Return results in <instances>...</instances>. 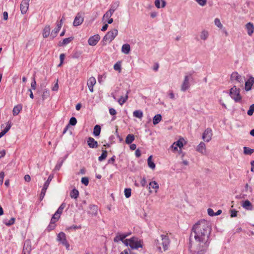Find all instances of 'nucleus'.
<instances>
[{"label": "nucleus", "mask_w": 254, "mask_h": 254, "mask_svg": "<svg viewBox=\"0 0 254 254\" xmlns=\"http://www.w3.org/2000/svg\"><path fill=\"white\" fill-rule=\"evenodd\" d=\"M68 156V155H66L64 158L62 159V161L60 162H58L57 165L55 166V170H59L60 168H61L62 166L63 165V164L64 160L67 158Z\"/></svg>", "instance_id": "obj_33"}, {"label": "nucleus", "mask_w": 254, "mask_h": 254, "mask_svg": "<svg viewBox=\"0 0 254 254\" xmlns=\"http://www.w3.org/2000/svg\"><path fill=\"white\" fill-rule=\"evenodd\" d=\"M170 241L167 235H161L154 240V245L159 252H162V247L164 251L168 249Z\"/></svg>", "instance_id": "obj_2"}, {"label": "nucleus", "mask_w": 254, "mask_h": 254, "mask_svg": "<svg viewBox=\"0 0 254 254\" xmlns=\"http://www.w3.org/2000/svg\"><path fill=\"white\" fill-rule=\"evenodd\" d=\"M31 251V243L30 240H26L24 243L22 254H30Z\"/></svg>", "instance_id": "obj_8"}, {"label": "nucleus", "mask_w": 254, "mask_h": 254, "mask_svg": "<svg viewBox=\"0 0 254 254\" xmlns=\"http://www.w3.org/2000/svg\"><path fill=\"white\" fill-rule=\"evenodd\" d=\"M100 39V37L98 34L95 35L90 37L88 39V44L92 46H95Z\"/></svg>", "instance_id": "obj_10"}, {"label": "nucleus", "mask_w": 254, "mask_h": 254, "mask_svg": "<svg viewBox=\"0 0 254 254\" xmlns=\"http://www.w3.org/2000/svg\"><path fill=\"white\" fill-rule=\"evenodd\" d=\"M57 241L60 242L63 245L65 246L67 249H68L69 245L66 241L65 234L64 232H60L58 234Z\"/></svg>", "instance_id": "obj_6"}, {"label": "nucleus", "mask_w": 254, "mask_h": 254, "mask_svg": "<svg viewBox=\"0 0 254 254\" xmlns=\"http://www.w3.org/2000/svg\"><path fill=\"white\" fill-rule=\"evenodd\" d=\"M149 185L150 186L149 188V189H150V188H151L152 189L155 190V192H157V190L159 189V185L156 181H152V182H150V183L149 184Z\"/></svg>", "instance_id": "obj_27"}, {"label": "nucleus", "mask_w": 254, "mask_h": 254, "mask_svg": "<svg viewBox=\"0 0 254 254\" xmlns=\"http://www.w3.org/2000/svg\"><path fill=\"white\" fill-rule=\"evenodd\" d=\"M114 68L115 70L118 71L119 72L121 71V65L120 63H117L114 65Z\"/></svg>", "instance_id": "obj_48"}, {"label": "nucleus", "mask_w": 254, "mask_h": 254, "mask_svg": "<svg viewBox=\"0 0 254 254\" xmlns=\"http://www.w3.org/2000/svg\"><path fill=\"white\" fill-rule=\"evenodd\" d=\"M47 189L45 188L44 187L42 189L41 191V193H40V198L41 200H42L44 198V196L45 195V193H46Z\"/></svg>", "instance_id": "obj_55"}, {"label": "nucleus", "mask_w": 254, "mask_h": 254, "mask_svg": "<svg viewBox=\"0 0 254 254\" xmlns=\"http://www.w3.org/2000/svg\"><path fill=\"white\" fill-rule=\"evenodd\" d=\"M36 87V82L34 78H33V81L31 83V87L32 89L35 90Z\"/></svg>", "instance_id": "obj_60"}, {"label": "nucleus", "mask_w": 254, "mask_h": 254, "mask_svg": "<svg viewBox=\"0 0 254 254\" xmlns=\"http://www.w3.org/2000/svg\"><path fill=\"white\" fill-rule=\"evenodd\" d=\"M215 24L219 28H222L223 27V25L221 23V21L219 19L215 18L214 20Z\"/></svg>", "instance_id": "obj_50"}, {"label": "nucleus", "mask_w": 254, "mask_h": 254, "mask_svg": "<svg viewBox=\"0 0 254 254\" xmlns=\"http://www.w3.org/2000/svg\"><path fill=\"white\" fill-rule=\"evenodd\" d=\"M22 110V106L21 105H18L17 106H15L12 111L13 115V116H16L17 115L20 111Z\"/></svg>", "instance_id": "obj_28"}, {"label": "nucleus", "mask_w": 254, "mask_h": 254, "mask_svg": "<svg viewBox=\"0 0 254 254\" xmlns=\"http://www.w3.org/2000/svg\"><path fill=\"white\" fill-rule=\"evenodd\" d=\"M107 156V151L106 150H103L102 153L100 156L99 157L98 160L99 161H102L105 159Z\"/></svg>", "instance_id": "obj_42"}, {"label": "nucleus", "mask_w": 254, "mask_h": 254, "mask_svg": "<svg viewBox=\"0 0 254 254\" xmlns=\"http://www.w3.org/2000/svg\"><path fill=\"white\" fill-rule=\"evenodd\" d=\"M251 166H252L251 171L253 172H254V160L252 161L251 162Z\"/></svg>", "instance_id": "obj_64"}, {"label": "nucleus", "mask_w": 254, "mask_h": 254, "mask_svg": "<svg viewBox=\"0 0 254 254\" xmlns=\"http://www.w3.org/2000/svg\"><path fill=\"white\" fill-rule=\"evenodd\" d=\"M207 212H208V214L210 216H215V213L214 212L213 210L211 208H208L207 209Z\"/></svg>", "instance_id": "obj_59"}, {"label": "nucleus", "mask_w": 254, "mask_h": 254, "mask_svg": "<svg viewBox=\"0 0 254 254\" xmlns=\"http://www.w3.org/2000/svg\"><path fill=\"white\" fill-rule=\"evenodd\" d=\"M96 83V79L94 77H91L87 81V85L91 92L94 91L93 87Z\"/></svg>", "instance_id": "obj_15"}, {"label": "nucleus", "mask_w": 254, "mask_h": 254, "mask_svg": "<svg viewBox=\"0 0 254 254\" xmlns=\"http://www.w3.org/2000/svg\"><path fill=\"white\" fill-rule=\"evenodd\" d=\"M76 123H77L76 119L75 117H71L70 119L69 123L68 125H69V126H70V125L75 126L76 124Z\"/></svg>", "instance_id": "obj_49"}, {"label": "nucleus", "mask_w": 254, "mask_h": 254, "mask_svg": "<svg viewBox=\"0 0 254 254\" xmlns=\"http://www.w3.org/2000/svg\"><path fill=\"white\" fill-rule=\"evenodd\" d=\"M162 120V117L160 114L156 115L153 118V124L155 125L158 124Z\"/></svg>", "instance_id": "obj_30"}, {"label": "nucleus", "mask_w": 254, "mask_h": 254, "mask_svg": "<svg viewBox=\"0 0 254 254\" xmlns=\"http://www.w3.org/2000/svg\"><path fill=\"white\" fill-rule=\"evenodd\" d=\"M124 244L126 246H129L132 249H137L142 247V241L135 237L126 239L124 241Z\"/></svg>", "instance_id": "obj_3"}, {"label": "nucleus", "mask_w": 254, "mask_h": 254, "mask_svg": "<svg viewBox=\"0 0 254 254\" xmlns=\"http://www.w3.org/2000/svg\"><path fill=\"white\" fill-rule=\"evenodd\" d=\"M211 228L209 223L201 220L192 227L190 236L189 249L192 254H204L209 245Z\"/></svg>", "instance_id": "obj_1"}, {"label": "nucleus", "mask_w": 254, "mask_h": 254, "mask_svg": "<svg viewBox=\"0 0 254 254\" xmlns=\"http://www.w3.org/2000/svg\"><path fill=\"white\" fill-rule=\"evenodd\" d=\"M195 1L201 6L205 5L207 2V0H195Z\"/></svg>", "instance_id": "obj_53"}, {"label": "nucleus", "mask_w": 254, "mask_h": 254, "mask_svg": "<svg viewBox=\"0 0 254 254\" xmlns=\"http://www.w3.org/2000/svg\"><path fill=\"white\" fill-rule=\"evenodd\" d=\"M130 51V45L128 44H124L122 47V52L125 54H128Z\"/></svg>", "instance_id": "obj_25"}, {"label": "nucleus", "mask_w": 254, "mask_h": 254, "mask_svg": "<svg viewBox=\"0 0 254 254\" xmlns=\"http://www.w3.org/2000/svg\"><path fill=\"white\" fill-rule=\"evenodd\" d=\"M60 29L59 27H56L52 32L51 36L52 37V39H54L57 35L58 33L59 32Z\"/></svg>", "instance_id": "obj_45"}, {"label": "nucleus", "mask_w": 254, "mask_h": 254, "mask_svg": "<svg viewBox=\"0 0 254 254\" xmlns=\"http://www.w3.org/2000/svg\"><path fill=\"white\" fill-rule=\"evenodd\" d=\"M90 210L89 211V213H90L92 215H96L98 213V206L95 205H91L89 206Z\"/></svg>", "instance_id": "obj_20"}, {"label": "nucleus", "mask_w": 254, "mask_h": 254, "mask_svg": "<svg viewBox=\"0 0 254 254\" xmlns=\"http://www.w3.org/2000/svg\"><path fill=\"white\" fill-rule=\"evenodd\" d=\"M254 84V77L251 76L246 82H245V90L246 91H249L251 89L252 85Z\"/></svg>", "instance_id": "obj_17"}, {"label": "nucleus", "mask_w": 254, "mask_h": 254, "mask_svg": "<svg viewBox=\"0 0 254 254\" xmlns=\"http://www.w3.org/2000/svg\"><path fill=\"white\" fill-rule=\"evenodd\" d=\"M246 27L247 29L248 35L250 36L252 35L254 31V25L252 23L249 22L246 24Z\"/></svg>", "instance_id": "obj_19"}, {"label": "nucleus", "mask_w": 254, "mask_h": 254, "mask_svg": "<svg viewBox=\"0 0 254 254\" xmlns=\"http://www.w3.org/2000/svg\"><path fill=\"white\" fill-rule=\"evenodd\" d=\"M11 127V123H8L5 128L1 131L5 134L10 129Z\"/></svg>", "instance_id": "obj_52"}, {"label": "nucleus", "mask_w": 254, "mask_h": 254, "mask_svg": "<svg viewBox=\"0 0 254 254\" xmlns=\"http://www.w3.org/2000/svg\"><path fill=\"white\" fill-rule=\"evenodd\" d=\"M113 14V13L111 11L109 10L107 11L103 16V20H105L106 19L110 18Z\"/></svg>", "instance_id": "obj_40"}, {"label": "nucleus", "mask_w": 254, "mask_h": 254, "mask_svg": "<svg viewBox=\"0 0 254 254\" xmlns=\"http://www.w3.org/2000/svg\"><path fill=\"white\" fill-rule=\"evenodd\" d=\"M24 179V180L27 182H30L31 180V177L29 175H25Z\"/></svg>", "instance_id": "obj_62"}, {"label": "nucleus", "mask_w": 254, "mask_h": 254, "mask_svg": "<svg viewBox=\"0 0 254 254\" xmlns=\"http://www.w3.org/2000/svg\"><path fill=\"white\" fill-rule=\"evenodd\" d=\"M129 90L127 91V94L125 96H121L118 100V102L121 105H123L128 99V94L129 92Z\"/></svg>", "instance_id": "obj_21"}, {"label": "nucleus", "mask_w": 254, "mask_h": 254, "mask_svg": "<svg viewBox=\"0 0 254 254\" xmlns=\"http://www.w3.org/2000/svg\"><path fill=\"white\" fill-rule=\"evenodd\" d=\"M118 33V31L116 29H114L107 32L103 39L102 42L103 45H106L107 42H111L117 36Z\"/></svg>", "instance_id": "obj_4"}, {"label": "nucleus", "mask_w": 254, "mask_h": 254, "mask_svg": "<svg viewBox=\"0 0 254 254\" xmlns=\"http://www.w3.org/2000/svg\"><path fill=\"white\" fill-rule=\"evenodd\" d=\"M240 92V89L236 88V86H233L230 90V95L236 102H239L242 100Z\"/></svg>", "instance_id": "obj_5"}, {"label": "nucleus", "mask_w": 254, "mask_h": 254, "mask_svg": "<svg viewBox=\"0 0 254 254\" xmlns=\"http://www.w3.org/2000/svg\"><path fill=\"white\" fill-rule=\"evenodd\" d=\"M133 115L138 119H141L143 117V112L141 110H135L133 112Z\"/></svg>", "instance_id": "obj_37"}, {"label": "nucleus", "mask_w": 254, "mask_h": 254, "mask_svg": "<svg viewBox=\"0 0 254 254\" xmlns=\"http://www.w3.org/2000/svg\"><path fill=\"white\" fill-rule=\"evenodd\" d=\"M30 0H22L20 4V11L22 14H25L29 8Z\"/></svg>", "instance_id": "obj_9"}, {"label": "nucleus", "mask_w": 254, "mask_h": 254, "mask_svg": "<svg viewBox=\"0 0 254 254\" xmlns=\"http://www.w3.org/2000/svg\"><path fill=\"white\" fill-rule=\"evenodd\" d=\"M101 132V127L99 125H96L94 127L93 134L97 136L100 135Z\"/></svg>", "instance_id": "obj_36"}, {"label": "nucleus", "mask_w": 254, "mask_h": 254, "mask_svg": "<svg viewBox=\"0 0 254 254\" xmlns=\"http://www.w3.org/2000/svg\"><path fill=\"white\" fill-rule=\"evenodd\" d=\"M237 212H238V211L235 209L230 210L231 217H236L237 215Z\"/></svg>", "instance_id": "obj_56"}, {"label": "nucleus", "mask_w": 254, "mask_h": 254, "mask_svg": "<svg viewBox=\"0 0 254 254\" xmlns=\"http://www.w3.org/2000/svg\"><path fill=\"white\" fill-rule=\"evenodd\" d=\"M4 177V173L3 172L0 173V185H1L3 183V179Z\"/></svg>", "instance_id": "obj_58"}, {"label": "nucleus", "mask_w": 254, "mask_h": 254, "mask_svg": "<svg viewBox=\"0 0 254 254\" xmlns=\"http://www.w3.org/2000/svg\"><path fill=\"white\" fill-rule=\"evenodd\" d=\"M196 150L202 155H206L207 154L206 145L203 142L201 141L200 142V143L197 146Z\"/></svg>", "instance_id": "obj_11"}, {"label": "nucleus", "mask_w": 254, "mask_h": 254, "mask_svg": "<svg viewBox=\"0 0 254 254\" xmlns=\"http://www.w3.org/2000/svg\"><path fill=\"white\" fill-rule=\"evenodd\" d=\"M190 87L189 77L188 75H186L184 81L181 85V90L182 91H186Z\"/></svg>", "instance_id": "obj_13"}, {"label": "nucleus", "mask_w": 254, "mask_h": 254, "mask_svg": "<svg viewBox=\"0 0 254 254\" xmlns=\"http://www.w3.org/2000/svg\"><path fill=\"white\" fill-rule=\"evenodd\" d=\"M79 195V192L77 190L74 189L70 192V196L71 198L76 199Z\"/></svg>", "instance_id": "obj_34"}, {"label": "nucleus", "mask_w": 254, "mask_h": 254, "mask_svg": "<svg viewBox=\"0 0 254 254\" xmlns=\"http://www.w3.org/2000/svg\"><path fill=\"white\" fill-rule=\"evenodd\" d=\"M81 183L85 185V186H87L89 184V179L87 177H83L81 179Z\"/></svg>", "instance_id": "obj_54"}, {"label": "nucleus", "mask_w": 254, "mask_h": 254, "mask_svg": "<svg viewBox=\"0 0 254 254\" xmlns=\"http://www.w3.org/2000/svg\"><path fill=\"white\" fill-rule=\"evenodd\" d=\"M50 33V27L49 25H46L43 30V36L44 38H47Z\"/></svg>", "instance_id": "obj_23"}, {"label": "nucleus", "mask_w": 254, "mask_h": 254, "mask_svg": "<svg viewBox=\"0 0 254 254\" xmlns=\"http://www.w3.org/2000/svg\"><path fill=\"white\" fill-rule=\"evenodd\" d=\"M242 206L248 210H252L253 209V205L249 200H246L243 201Z\"/></svg>", "instance_id": "obj_18"}, {"label": "nucleus", "mask_w": 254, "mask_h": 254, "mask_svg": "<svg viewBox=\"0 0 254 254\" xmlns=\"http://www.w3.org/2000/svg\"><path fill=\"white\" fill-rule=\"evenodd\" d=\"M15 219L14 217H12L10 220L4 219L3 220V223L7 226H10L13 224L15 222Z\"/></svg>", "instance_id": "obj_29"}, {"label": "nucleus", "mask_w": 254, "mask_h": 254, "mask_svg": "<svg viewBox=\"0 0 254 254\" xmlns=\"http://www.w3.org/2000/svg\"><path fill=\"white\" fill-rule=\"evenodd\" d=\"M65 207V204L64 203H63L60 205V206L59 207L58 210H57V214H59L60 215H61L62 213V212L63 211V210H64V208Z\"/></svg>", "instance_id": "obj_46"}, {"label": "nucleus", "mask_w": 254, "mask_h": 254, "mask_svg": "<svg viewBox=\"0 0 254 254\" xmlns=\"http://www.w3.org/2000/svg\"><path fill=\"white\" fill-rule=\"evenodd\" d=\"M155 5L158 8H160V7H164L166 5V2L164 0H155Z\"/></svg>", "instance_id": "obj_24"}, {"label": "nucleus", "mask_w": 254, "mask_h": 254, "mask_svg": "<svg viewBox=\"0 0 254 254\" xmlns=\"http://www.w3.org/2000/svg\"><path fill=\"white\" fill-rule=\"evenodd\" d=\"M125 195L127 198H128L131 195V190L129 188H127L125 190Z\"/></svg>", "instance_id": "obj_47"}, {"label": "nucleus", "mask_w": 254, "mask_h": 254, "mask_svg": "<svg viewBox=\"0 0 254 254\" xmlns=\"http://www.w3.org/2000/svg\"><path fill=\"white\" fill-rule=\"evenodd\" d=\"M59 85H58V79H57V82L54 86L52 87V90L54 91H57L58 90Z\"/></svg>", "instance_id": "obj_57"}, {"label": "nucleus", "mask_w": 254, "mask_h": 254, "mask_svg": "<svg viewBox=\"0 0 254 254\" xmlns=\"http://www.w3.org/2000/svg\"><path fill=\"white\" fill-rule=\"evenodd\" d=\"M120 4L119 1H117L114 3L111 6L110 9L109 10L112 12L114 13V11L118 8Z\"/></svg>", "instance_id": "obj_38"}, {"label": "nucleus", "mask_w": 254, "mask_h": 254, "mask_svg": "<svg viewBox=\"0 0 254 254\" xmlns=\"http://www.w3.org/2000/svg\"><path fill=\"white\" fill-rule=\"evenodd\" d=\"M109 113L111 115H115L117 114V112L114 108H110L109 109Z\"/></svg>", "instance_id": "obj_61"}, {"label": "nucleus", "mask_w": 254, "mask_h": 254, "mask_svg": "<svg viewBox=\"0 0 254 254\" xmlns=\"http://www.w3.org/2000/svg\"><path fill=\"white\" fill-rule=\"evenodd\" d=\"M52 217H53V219H59L60 217V215L59 214H57V211H56L55 213V214L53 215Z\"/></svg>", "instance_id": "obj_63"}, {"label": "nucleus", "mask_w": 254, "mask_h": 254, "mask_svg": "<svg viewBox=\"0 0 254 254\" xmlns=\"http://www.w3.org/2000/svg\"><path fill=\"white\" fill-rule=\"evenodd\" d=\"M83 21V17L79 13H78L74 19L73 24L74 26H77L81 25Z\"/></svg>", "instance_id": "obj_14"}, {"label": "nucleus", "mask_w": 254, "mask_h": 254, "mask_svg": "<svg viewBox=\"0 0 254 254\" xmlns=\"http://www.w3.org/2000/svg\"><path fill=\"white\" fill-rule=\"evenodd\" d=\"M183 141L184 139H180L178 141L174 142V144H176V146L178 147L179 148H181L183 146Z\"/></svg>", "instance_id": "obj_43"}, {"label": "nucleus", "mask_w": 254, "mask_h": 254, "mask_svg": "<svg viewBox=\"0 0 254 254\" xmlns=\"http://www.w3.org/2000/svg\"><path fill=\"white\" fill-rule=\"evenodd\" d=\"M87 144L89 147L91 148H96L98 146L97 141L91 137L88 138Z\"/></svg>", "instance_id": "obj_16"}, {"label": "nucleus", "mask_w": 254, "mask_h": 254, "mask_svg": "<svg viewBox=\"0 0 254 254\" xmlns=\"http://www.w3.org/2000/svg\"><path fill=\"white\" fill-rule=\"evenodd\" d=\"M231 79L232 81H236L239 83L243 82V77L239 75L238 72H234L231 75Z\"/></svg>", "instance_id": "obj_12"}, {"label": "nucleus", "mask_w": 254, "mask_h": 254, "mask_svg": "<svg viewBox=\"0 0 254 254\" xmlns=\"http://www.w3.org/2000/svg\"><path fill=\"white\" fill-rule=\"evenodd\" d=\"M50 96V92L48 89H44L43 90L42 94V99L43 100H45L48 98Z\"/></svg>", "instance_id": "obj_31"}, {"label": "nucleus", "mask_w": 254, "mask_h": 254, "mask_svg": "<svg viewBox=\"0 0 254 254\" xmlns=\"http://www.w3.org/2000/svg\"><path fill=\"white\" fill-rule=\"evenodd\" d=\"M125 236L123 234L118 233L114 239V241L116 243H117L120 241H121L124 243V241L125 240Z\"/></svg>", "instance_id": "obj_22"}, {"label": "nucleus", "mask_w": 254, "mask_h": 254, "mask_svg": "<svg viewBox=\"0 0 254 254\" xmlns=\"http://www.w3.org/2000/svg\"><path fill=\"white\" fill-rule=\"evenodd\" d=\"M72 40H73V38L71 37H69V38H64L63 40L62 43L61 44V46L66 45V44H68L69 42H70Z\"/></svg>", "instance_id": "obj_44"}, {"label": "nucleus", "mask_w": 254, "mask_h": 254, "mask_svg": "<svg viewBox=\"0 0 254 254\" xmlns=\"http://www.w3.org/2000/svg\"><path fill=\"white\" fill-rule=\"evenodd\" d=\"M53 178V176L52 175H50L47 179V180L46 181V182L44 184V185L43 186L44 188L47 189L49 186V184L52 181V180Z\"/></svg>", "instance_id": "obj_39"}, {"label": "nucleus", "mask_w": 254, "mask_h": 254, "mask_svg": "<svg viewBox=\"0 0 254 254\" xmlns=\"http://www.w3.org/2000/svg\"><path fill=\"white\" fill-rule=\"evenodd\" d=\"M254 152V149H251L247 147H244V153L245 154H249L250 155L252 154Z\"/></svg>", "instance_id": "obj_41"}, {"label": "nucleus", "mask_w": 254, "mask_h": 254, "mask_svg": "<svg viewBox=\"0 0 254 254\" xmlns=\"http://www.w3.org/2000/svg\"><path fill=\"white\" fill-rule=\"evenodd\" d=\"M254 112V104H252L250 106V109L248 110L247 114L249 116H252Z\"/></svg>", "instance_id": "obj_51"}, {"label": "nucleus", "mask_w": 254, "mask_h": 254, "mask_svg": "<svg viewBox=\"0 0 254 254\" xmlns=\"http://www.w3.org/2000/svg\"><path fill=\"white\" fill-rule=\"evenodd\" d=\"M208 35H209V34H208V31L205 30H203L201 31L200 37L201 39L205 41L208 37Z\"/></svg>", "instance_id": "obj_35"}, {"label": "nucleus", "mask_w": 254, "mask_h": 254, "mask_svg": "<svg viewBox=\"0 0 254 254\" xmlns=\"http://www.w3.org/2000/svg\"><path fill=\"white\" fill-rule=\"evenodd\" d=\"M134 135L132 134H128L126 138V143L127 144H131L134 140Z\"/></svg>", "instance_id": "obj_26"}, {"label": "nucleus", "mask_w": 254, "mask_h": 254, "mask_svg": "<svg viewBox=\"0 0 254 254\" xmlns=\"http://www.w3.org/2000/svg\"><path fill=\"white\" fill-rule=\"evenodd\" d=\"M152 156H150L147 159V164L149 168L152 169H154L155 168V164L152 160Z\"/></svg>", "instance_id": "obj_32"}, {"label": "nucleus", "mask_w": 254, "mask_h": 254, "mask_svg": "<svg viewBox=\"0 0 254 254\" xmlns=\"http://www.w3.org/2000/svg\"><path fill=\"white\" fill-rule=\"evenodd\" d=\"M212 129L210 128H206L202 134V139L204 141L209 142L212 138Z\"/></svg>", "instance_id": "obj_7"}]
</instances>
